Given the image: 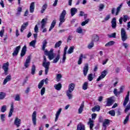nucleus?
Wrapping results in <instances>:
<instances>
[{"mask_svg": "<svg viewBox=\"0 0 130 130\" xmlns=\"http://www.w3.org/2000/svg\"><path fill=\"white\" fill-rule=\"evenodd\" d=\"M44 54L48 56L49 60H52L55 56V54L53 53V49H51L50 51L45 50Z\"/></svg>", "mask_w": 130, "mask_h": 130, "instance_id": "nucleus-1", "label": "nucleus"}, {"mask_svg": "<svg viewBox=\"0 0 130 130\" xmlns=\"http://www.w3.org/2000/svg\"><path fill=\"white\" fill-rule=\"evenodd\" d=\"M49 66H50V62H47L46 57L45 56L44 57V60L43 62V67L45 68V75H47L48 74V71H49Z\"/></svg>", "mask_w": 130, "mask_h": 130, "instance_id": "nucleus-2", "label": "nucleus"}, {"mask_svg": "<svg viewBox=\"0 0 130 130\" xmlns=\"http://www.w3.org/2000/svg\"><path fill=\"white\" fill-rule=\"evenodd\" d=\"M66 15H67V11L66 10H63L60 15L59 19V21H60L59 23V27H60L61 25H62V23L64 22H66Z\"/></svg>", "mask_w": 130, "mask_h": 130, "instance_id": "nucleus-3", "label": "nucleus"}, {"mask_svg": "<svg viewBox=\"0 0 130 130\" xmlns=\"http://www.w3.org/2000/svg\"><path fill=\"white\" fill-rule=\"evenodd\" d=\"M121 38L123 42L126 41V40L127 39V35L126 34V31L123 28L121 29Z\"/></svg>", "mask_w": 130, "mask_h": 130, "instance_id": "nucleus-4", "label": "nucleus"}, {"mask_svg": "<svg viewBox=\"0 0 130 130\" xmlns=\"http://www.w3.org/2000/svg\"><path fill=\"white\" fill-rule=\"evenodd\" d=\"M108 72L107 70H104L102 72L101 75L99 77V78L96 79V81L98 82H99V81H101L103 79H104L105 77H106V75H107Z\"/></svg>", "mask_w": 130, "mask_h": 130, "instance_id": "nucleus-5", "label": "nucleus"}, {"mask_svg": "<svg viewBox=\"0 0 130 130\" xmlns=\"http://www.w3.org/2000/svg\"><path fill=\"white\" fill-rule=\"evenodd\" d=\"M123 18L121 17L120 18L119 20V24L120 25H121V24H122V20L123 21V22H124L125 23H126V21H127V20H129V17H128V16L126 15H124L123 16Z\"/></svg>", "mask_w": 130, "mask_h": 130, "instance_id": "nucleus-6", "label": "nucleus"}, {"mask_svg": "<svg viewBox=\"0 0 130 130\" xmlns=\"http://www.w3.org/2000/svg\"><path fill=\"white\" fill-rule=\"evenodd\" d=\"M30 62H31V56H28L24 63V66L25 67V69L29 68Z\"/></svg>", "mask_w": 130, "mask_h": 130, "instance_id": "nucleus-7", "label": "nucleus"}, {"mask_svg": "<svg viewBox=\"0 0 130 130\" xmlns=\"http://www.w3.org/2000/svg\"><path fill=\"white\" fill-rule=\"evenodd\" d=\"M4 71V74L7 75H8V71H9V62L5 63L3 64L2 67Z\"/></svg>", "mask_w": 130, "mask_h": 130, "instance_id": "nucleus-8", "label": "nucleus"}, {"mask_svg": "<svg viewBox=\"0 0 130 130\" xmlns=\"http://www.w3.org/2000/svg\"><path fill=\"white\" fill-rule=\"evenodd\" d=\"M83 58L86 59V58H87V56L85 54H81L78 61V64H82V62H83Z\"/></svg>", "mask_w": 130, "mask_h": 130, "instance_id": "nucleus-9", "label": "nucleus"}, {"mask_svg": "<svg viewBox=\"0 0 130 130\" xmlns=\"http://www.w3.org/2000/svg\"><path fill=\"white\" fill-rule=\"evenodd\" d=\"M88 71H89V64H85L83 68V75L84 77H86V76H87Z\"/></svg>", "mask_w": 130, "mask_h": 130, "instance_id": "nucleus-10", "label": "nucleus"}, {"mask_svg": "<svg viewBox=\"0 0 130 130\" xmlns=\"http://www.w3.org/2000/svg\"><path fill=\"white\" fill-rule=\"evenodd\" d=\"M129 101V91H128L127 95H126V97L125 98L123 105V106H126V105L128 103V101Z\"/></svg>", "mask_w": 130, "mask_h": 130, "instance_id": "nucleus-11", "label": "nucleus"}, {"mask_svg": "<svg viewBox=\"0 0 130 130\" xmlns=\"http://www.w3.org/2000/svg\"><path fill=\"white\" fill-rule=\"evenodd\" d=\"M110 123V120L108 119H105L104 122L103 123V126L105 128V129H106V127L109 125Z\"/></svg>", "mask_w": 130, "mask_h": 130, "instance_id": "nucleus-12", "label": "nucleus"}, {"mask_svg": "<svg viewBox=\"0 0 130 130\" xmlns=\"http://www.w3.org/2000/svg\"><path fill=\"white\" fill-rule=\"evenodd\" d=\"M34 10H35V3L32 2L29 6V12L32 14L34 13Z\"/></svg>", "mask_w": 130, "mask_h": 130, "instance_id": "nucleus-13", "label": "nucleus"}, {"mask_svg": "<svg viewBox=\"0 0 130 130\" xmlns=\"http://www.w3.org/2000/svg\"><path fill=\"white\" fill-rule=\"evenodd\" d=\"M75 84L71 83L69 85L68 90L66 91L72 92L73 91H74V90L75 89Z\"/></svg>", "mask_w": 130, "mask_h": 130, "instance_id": "nucleus-14", "label": "nucleus"}, {"mask_svg": "<svg viewBox=\"0 0 130 130\" xmlns=\"http://www.w3.org/2000/svg\"><path fill=\"white\" fill-rule=\"evenodd\" d=\"M26 51H27V46L25 45L23 46L21 51L20 55L21 57H23V56H24V55L26 54Z\"/></svg>", "mask_w": 130, "mask_h": 130, "instance_id": "nucleus-15", "label": "nucleus"}, {"mask_svg": "<svg viewBox=\"0 0 130 130\" xmlns=\"http://www.w3.org/2000/svg\"><path fill=\"white\" fill-rule=\"evenodd\" d=\"M20 48H21V46H18L16 47L12 55L14 56H16V55H18V54L19 53V51L20 50Z\"/></svg>", "mask_w": 130, "mask_h": 130, "instance_id": "nucleus-16", "label": "nucleus"}, {"mask_svg": "<svg viewBox=\"0 0 130 130\" xmlns=\"http://www.w3.org/2000/svg\"><path fill=\"white\" fill-rule=\"evenodd\" d=\"M11 80H12V76H11V75H9L5 79L3 82V85H6V84H7L8 82H10Z\"/></svg>", "mask_w": 130, "mask_h": 130, "instance_id": "nucleus-17", "label": "nucleus"}, {"mask_svg": "<svg viewBox=\"0 0 130 130\" xmlns=\"http://www.w3.org/2000/svg\"><path fill=\"white\" fill-rule=\"evenodd\" d=\"M14 124L16 125L17 127H19L21 124V119L16 117L14 120Z\"/></svg>", "mask_w": 130, "mask_h": 130, "instance_id": "nucleus-18", "label": "nucleus"}, {"mask_svg": "<svg viewBox=\"0 0 130 130\" xmlns=\"http://www.w3.org/2000/svg\"><path fill=\"white\" fill-rule=\"evenodd\" d=\"M42 44V50H44V51H45V48H46V46H47V40L46 39L44 40Z\"/></svg>", "mask_w": 130, "mask_h": 130, "instance_id": "nucleus-19", "label": "nucleus"}, {"mask_svg": "<svg viewBox=\"0 0 130 130\" xmlns=\"http://www.w3.org/2000/svg\"><path fill=\"white\" fill-rule=\"evenodd\" d=\"M72 17L75 16V14L78 13V9L76 8H72L70 10Z\"/></svg>", "mask_w": 130, "mask_h": 130, "instance_id": "nucleus-20", "label": "nucleus"}, {"mask_svg": "<svg viewBox=\"0 0 130 130\" xmlns=\"http://www.w3.org/2000/svg\"><path fill=\"white\" fill-rule=\"evenodd\" d=\"M123 91V89L122 87H121V88L119 91H117V89L115 88L114 89L113 92H114V94H115V95L116 96H117V95H119V94H120V93H122Z\"/></svg>", "mask_w": 130, "mask_h": 130, "instance_id": "nucleus-21", "label": "nucleus"}, {"mask_svg": "<svg viewBox=\"0 0 130 130\" xmlns=\"http://www.w3.org/2000/svg\"><path fill=\"white\" fill-rule=\"evenodd\" d=\"M93 122L94 120L91 118H89L88 124L89 125V127L91 130H93V127L94 126V123H93Z\"/></svg>", "mask_w": 130, "mask_h": 130, "instance_id": "nucleus-22", "label": "nucleus"}, {"mask_svg": "<svg viewBox=\"0 0 130 130\" xmlns=\"http://www.w3.org/2000/svg\"><path fill=\"white\" fill-rule=\"evenodd\" d=\"M61 87H62V86L61 85V84L60 83L54 85V88L55 89V90H57V91H60Z\"/></svg>", "mask_w": 130, "mask_h": 130, "instance_id": "nucleus-23", "label": "nucleus"}, {"mask_svg": "<svg viewBox=\"0 0 130 130\" xmlns=\"http://www.w3.org/2000/svg\"><path fill=\"white\" fill-rule=\"evenodd\" d=\"M111 24H112V28L113 29H115L116 28V18L115 17H114L111 21Z\"/></svg>", "mask_w": 130, "mask_h": 130, "instance_id": "nucleus-24", "label": "nucleus"}, {"mask_svg": "<svg viewBox=\"0 0 130 130\" xmlns=\"http://www.w3.org/2000/svg\"><path fill=\"white\" fill-rule=\"evenodd\" d=\"M112 104H113V100L112 99V98H109L107 99V106H111Z\"/></svg>", "mask_w": 130, "mask_h": 130, "instance_id": "nucleus-25", "label": "nucleus"}, {"mask_svg": "<svg viewBox=\"0 0 130 130\" xmlns=\"http://www.w3.org/2000/svg\"><path fill=\"white\" fill-rule=\"evenodd\" d=\"M46 22H47V19H43L42 20V21L41 22V29H44V27H45L46 25Z\"/></svg>", "mask_w": 130, "mask_h": 130, "instance_id": "nucleus-26", "label": "nucleus"}, {"mask_svg": "<svg viewBox=\"0 0 130 130\" xmlns=\"http://www.w3.org/2000/svg\"><path fill=\"white\" fill-rule=\"evenodd\" d=\"M92 41L97 42L99 41V37L97 35H93L92 37Z\"/></svg>", "mask_w": 130, "mask_h": 130, "instance_id": "nucleus-27", "label": "nucleus"}, {"mask_svg": "<svg viewBox=\"0 0 130 130\" xmlns=\"http://www.w3.org/2000/svg\"><path fill=\"white\" fill-rule=\"evenodd\" d=\"M77 130H85V125L79 123L77 126Z\"/></svg>", "mask_w": 130, "mask_h": 130, "instance_id": "nucleus-28", "label": "nucleus"}, {"mask_svg": "<svg viewBox=\"0 0 130 130\" xmlns=\"http://www.w3.org/2000/svg\"><path fill=\"white\" fill-rule=\"evenodd\" d=\"M56 24V20H53L51 24L50 28L49 29V31H51V30H52V29L54 28V26H55Z\"/></svg>", "mask_w": 130, "mask_h": 130, "instance_id": "nucleus-29", "label": "nucleus"}, {"mask_svg": "<svg viewBox=\"0 0 130 130\" xmlns=\"http://www.w3.org/2000/svg\"><path fill=\"white\" fill-rule=\"evenodd\" d=\"M60 58V55L59 54H57L56 56V57L53 59L52 61L53 63H56Z\"/></svg>", "mask_w": 130, "mask_h": 130, "instance_id": "nucleus-30", "label": "nucleus"}, {"mask_svg": "<svg viewBox=\"0 0 130 130\" xmlns=\"http://www.w3.org/2000/svg\"><path fill=\"white\" fill-rule=\"evenodd\" d=\"M84 104H85V103H84V102H83L82 103V104H81L80 107H79V109L78 110L79 114H81V113H82V112H83V110L84 109Z\"/></svg>", "mask_w": 130, "mask_h": 130, "instance_id": "nucleus-31", "label": "nucleus"}, {"mask_svg": "<svg viewBox=\"0 0 130 130\" xmlns=\"http://www.w3.org/2000/svg\"><path fill=\"white\" fill-rule=\"evenodd\" d=\"M27 26H28V22L24 23L21 26L20 31L23 32V31L26 29V27H27Z\"/></svg>", "mask_w": 130, "mask_h": 130, "instance_id": "nucleus-32", "label": "nucleus"}, {"mask_svg": "<svg viewBox=\"0 0 130 130\" xmlns=\"http://www.w3.org/2000/svg\"><path fill=\"white\" fill-rule=\"evenodd\" d=\"M122 7V4H120L119 7L117 8L116 12L115 13V15L117 16L119 12H120V10H121V8Z\"/></svg>", "mask_w": 130, "mask_h": 130, "instance_id": "nucleus-33", "label": "nucleus"}, {"mask_svg": "<svg viewBox=\"0 0 130 130\" xmlns=\"http://www.w3.org/2000/svg\"><path fill=\"white\" fill-rule=\"evenodd\" d=\"M92 112H95V111H99L100 110V106L99 105L94 106L93 108H92Z\"/></svg>", "mask_w": 130, "mask_h": 130, "instance_id": "nucleus-34", "label": "nucleus"}, {"mask_svg": "<svg viewBox=\"0 0 130 130\" xmlns=\"http://www.w3.org/2000/svg\"><path fill=\"white\" fill-rule=\"evenodd\" d=\"M37 120V118H36V114H33L32 115V121L34 125H36Z\"/></svg>", "mask_w": 130, "mask_h": 130, "instance_id": "nucleus-35", "label": "nucleus"}, {"mask_svg": "<svg viewBox=\"0 0 130 130\" xmlns=\"http://www.w3.org/2000/svg\"><path fill=\"white\" fill-rule=\"evenodd\" d=\"M37 42V41H36V40L32 41L29 43V46H31V47L35 48Z\"/></svg>", "mask_w": 130, "mask_h": 130, "instance_id": "nucleus-36", "label": "nucleus"}, {"mask_svg": "<svg viewBox=\"0 0 130 130\" xmlns=\"http://www.w3.org/2000/svg\"><path fill=\"white\" fill-rule=\"evenodd\" d=\"M61 78H62V75L61 74H57L56 75V80L57 82H59Z\"/></svg>", "mask_w": 130, "mask_h": 130, "instance_id": "nucleus-37", "label": "nucleus"}, {"mask_svg": "<svg viewBox=\"0 0 130 130\" xmlns=\"http://www.w3.org/2000/svg\"><path fill=\"white\" fill-rule=\"evenodd\" d=\"M47 7H48V5L46 4H44L42 6V9H41V13L42 14H43V13H44V12H45V10H46V9H47Z\"/></svg>", "mask_w": 130, "mask_h": 130, "instance_id": "nucleus-38", "label": "nucleus"}, {"mask_svg": "<svg viewBox=\"0 0 130 130\" xmlns=\"http://www.w3.org/2000/svg\"><path fill=\"white\" fill-rule=\"evenodd\" d=\"M115 43V42L113 41H111L109 42L108 43L106 44L105 46L106 47H109L110 46H112Z\"/></svg>", "mask_w": 130, "mask_h": 130, "instance_id": "nucleus-39", "label": "nucleus"}, {"mask_svg": "<svg viewBox=\"0 0 130 130\" xmlns=\"http://www.w3.org/2000/svg\"><path fill=\"white\" fill-rule=\"evenodd\" d=\"M74 49H75V47L74 46L70 47L67 52V53H68V54H71V53H73V52H74Z\"/></svg>", "mask_w": 130, "mask_h": 130, "instance_id": "nucleus-40", "label": "nucleus"}, {"mask_svg": "<svg viewBox=\"0 0 130 130\" xmlns=\"http://www.w3.org/2000/svg\"><path fill=\"white\" fill-rule=\"evenodd\" d=\"M71 91H66V95L68 96V98L70 100L73 98V94H72Z\"/></svg>", "mask_w": 130, "mask_h": 130, "instance_id": "nucleus-41", "label": "nucleus"}, {"mask_svg": "<svg viewBox=\"0 0 130 130\" xmlns=\"http://www.w3.org/2000/svg\"><path fill=\"white\" fill-rule=\"evenodd\" d=\"M43 85H44V80H41L38 85V89H41V88H42Z\"/></svg>", "mask_w": 130, "mask_h": 130, "instance_id": "nucleus-42", "label": "nucleus"}, {"mask_svg": "<svg viewBox=\"0 0 130 130\" xmlns=\"http://www.w3.org/2000/svg\"><path fill=\"white\" fill-rule=\"evenodd\" d=\"M87 79L89 82H92V81H93V79H94V77H93V74H88Z\"/></svg>", "mask_w": 130, "mask_h": 130, "instance_id": "nucleus-43", "label": "nucleus"}, {"mask_svg": "<svg viewBox=\"0 0 130 130\" xmlns=\"http://www.w3.org/2000/svg\"><path fill=\"white\" fill-rule=\"evenodd\" d=\"M36 71V66H35V65H32V67H31V74L32 75H35Z\"/></svg>", "mask_w": 130, "mask_h": 130, "instance_id": "nucleus-44", "label": "nucleus"}, {"mask_svg": "<svg viewBox=\"0 0 130 130\" xmlns=\"http://www.w3.org/2000/svg\"><path fill=\"white\" fill-rule=\"evenodd\" d=\"M76 32L77 33H78L79 34H82L83 33V28L81 27H79L76 29Z\"/></svg>", "mask_w": 130, "mask_h": 130, "instance_id": "nucleus-45", "label": "nucleus"}, {"mask_svg": "<svg viewBox=\"0 0 130 130\" xmlns=\"http://www.w3.org/2000/svg\"><path fill=\"white\" fill-rule=\"evenodd\" d=\"M88 82H85L84 83L83 86H82V89L83 90H87L88 89Z\"/></svg>", "mask_w": 130, "mask_h": 130, "instance_id": "nucleus-46", "label": "nucleus"}, {"mask_svg": "<svg viewBox=\"0 0 130 130\" xmlns=\"http://www.w3.org/2000/svg\"><path fill=\"white\" fill-rule=\"evenodd\" d=\"M13 112H14V103H12L11 105V108L9 114H13Z\"/></svg>", "mask_w": 130, "mask_h": 130, "instance_id": "nucleus-47", "label": "nucleus"}, {"mask_svg": "<svg viewBox=\"0 0 130 130\" xmlns=\"http://www.w3.org/2000/svg\"><path fill=\"white\" fill-rule=\"evenodd\" d=\"M105 6H104V5L103 4H100L99 6V10L100 11V12L103 11L104 8H105Z\"/></svg>", "mask_w": 130, "mask_h": 130, "instance_id": "nucleus-48", "label": "nucleus"}, {"mask_svg": "<svg viewBox=\"0 0 130 130\" xmlns=\"http://www.w3.org/2000/svg\"><path fill=\"white\" fill-rule=\"evenodd\" d=\"M5 97H6V93L2 92H0V100H3Z\"/></svg>", "mask_w": 130, "mask_h": 130, "instance_id": "nucleus-49", "label": "nucleus"}, {"mask_svg": "<svg viewBox=\"0 0 130 130\" xmlns=\"http://www.w3.org/2000/svg\"><path fill=\"white\" fill-rule=\"evenodd\" d=\"M88 49H91V48H93L94 47V42H91L89 43L87 46Z\"/></svg>", "mask_w": 130, "mask_h": 130, "instance_id": "nucleus-50", "label": "nucleus"}, {"mask_svg": "<svg viewBox=\"0 0 130 130\" xmlns=\"http://www.w3.org/2000/svg\"><path fill=\"white\" fill-rule=\"evenodd\" d=\"M61 41H59L57 42L55 45V48H57V47H59L60 45H61Z\"/></svg>", "mask_w": 130, "mask_h": 130, "instance_id": "nucleus-51", "label": "nucleus"}, {"mask_svg": "<svg viewBox=\"0 0 130 130\" xmlns=\"http://www.w3.org/2000/svg\"><path fill=\"white\" fill-rule=\"evenodd\" d=\"M129 120V115L126 116L125 119H124L123 121V124H126L127 123V121Z\"/></svg>", "mask_w": 130, "mask_h": 130, "instance_id": "nucleus-52", "label": "nucleus"}, {"mask_svg": "<svg viewBox=\"0 0 130 130\" xmlns=\"http://www.w3.org/2000/svg\"><path fill=\"white\" fill-rule=\"evenodd\" d=\"M108 37H109L110 38H115V37H116V33L115 32H113V34H112L111 35H108Z\"/></svg>", "mask_w": 130, "mask_h": 130, "instance_id": "nucleus-53", "label": "nucleus"}, {"mask_svg": "<svg viewBox=\"0 0 130 130\" xmlns=\"http://www.w3.org/2000/svg\"><path fill=\"white\" fill-rule=\"evenodd\" d=\"M66 59H67V54H63V57L62 58V63H64L66 62Z\"/></svg>", "mask_w": 130, "mask_h": 130, "instance_id": "nucleus-54", "label": "nucleus"}, {"mask_svg": "<svg viewBox=\"0 0 130 130\" xmlns=\"http://www.w3.org/2000/svg\"><path fill=\"white\" fill-rule=\"evenodd\" d=\"M7 110V106H3L1 108V112H5Z\"/></svg>", "mask_w": 130, "mask_h": 130, "instance_id": "nucleus-55", "label": "nucleus"}, {"mask_svg": "<svg viewBox=\"0 0 130 130\" xmlns=\"http://www.w3.org/2000/svg\"><path fill=\"white\" fill-rule=\"evenodd\" d=\"M21 100V98L20 97V94H16L15 98V101H20Z\"/></svg>", "mask_w": 130, "mask_h": 130, "instance_id": "nucleus-56", "label": "nucleus"}, {"mask_svg": "<svg viewBox=\"0 0 130 130\" xmlns=\"http://www.w3.org/2000/svg\"><path fill=\"white\" fill-rule=\"evenodd\" d=\"M45 94V87H42L41 89V96H43Z\"/></svg>", "mask_w": 130, "mask_h": 130, "instance_id": "nucleus-57", "label": "nucleus"}, {"mask_svg": "<svg viewBox=\"0 0 130 130\" xmlns=\"http://www.w3.org/2000/svg\"><path fill=\"white\" fill-rule=\"evenodd\" d=\"M89 21H90V20L89 19L86 20L85 21H83L81 23V26H85V25H86V24H88V23H89Z\"/></svg>", "mask_w": 130, "mask_h": 130, "instance_id": "nucleus-58", "label": "nucleus"}, {"mask_svg": "<svg viewBox=\"0 0 130 130\" xmlns=\"http://www.w3.org/2000/svg\"><path fill=\"white\" fill-rule=\"evenodd\" d=\"M128 110H130V102L128 104L125 109V112H127Z\"/></svg>", "mask_w": 130, "mask_h": 130, "instance_id": "nucleus-59", "label": "nucleus"}, {"mask_svg": "<svg viewBox=\"0 0 130 130\" xmlns=\"http://www.w3.org/2000/svg\"><path fill=\"white\" fill-rule=\"evenodd\" d=\"M109 19H110V15H107L104 19V22L108 21V20H109Z\"/></svg>", "mask_w": 130, "mask_h": 130, "instance_id": "nucleus-60", "label": "nucleus"}, {"mask_svg": "<svg viewBox=\"0 0 130 130\" xmlns=\"http://www.w3.org/2000/svg\"><path fill=\"white\" fill-rule=\"evenodd\" d=\"M39 29L38 28V25H36L34 28L35 32V33H38V30Z\"/></svg>", "mask_w": 130, "mask_h": 130, "instance_id": "nucleus-61", "label": "nucleus"}, {"mask_svg": "<svg viewBox=\"0 0 130 130\" xmlns=\"http://www.w3.org/2000/svg\"><path fill=\"white\" fill-rule=\"evenodd\" d=\"M5 34V29H2L1 31H0V36L1 37H3L4 36V34Z\"/></svg>", "mask_w": 130, "mask_h": 130, "instance_id": "nucleus-62", "label": "nucleus"}, {"mask_svg": "<svg viewBox=\"0 0 130 130\" xmlns=\"http://www.w3.org/2000/svg\"><path fill=\"white\" fill-rule=\"evenodd\" d=\"M1 120H2V121H5V118H6V116H5V114L1 115Z\"/></svg>", "mask_w": 130, "mask_h": 130, "instance_id": "nucleus-63", "label": "nucleus"}, {"mask_svg": "<svg viewBox=\"0 0 130 130\" xmlns=\"http://www.w3.org/2000/svg\"><path fill=\"white\" fill-rule=\"evenodd\" d=\"M122 45L125 48H127V47H128V44L126 43H123Z\"/></svg>", "mask_w": 130, "mask_h": 130, "instance_id": "nucleus-64", "label": "nucleus"}]
</instances>
